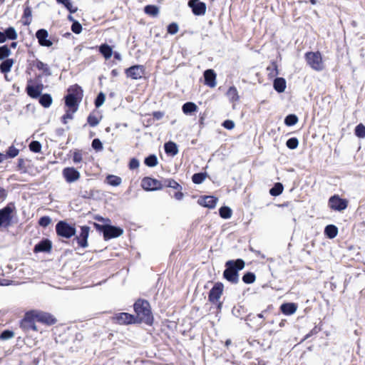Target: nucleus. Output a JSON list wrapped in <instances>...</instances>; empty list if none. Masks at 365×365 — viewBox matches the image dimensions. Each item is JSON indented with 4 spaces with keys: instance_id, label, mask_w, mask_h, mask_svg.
<instances>
[{
    "instance_id": "nucleus-1",
    "label": "nucleus",
    "mask_w": 365,
    "mask_h": 365,
    "mask_svg": "<svg viewBox=\"0 0 365 365\" xmlns=\"http://www.w3.org/2000/svg\"><path fill=\"white\" fill-rule=\"evenodd\" d=\"M134 310L136 314V316H135V322H144L147 324H152L153 317L148 302L146 300L138 299L134 304Z\"/></svg>"
},
{
    "instance_id": "nucleus-2",
    "label": "nucleus",
    "mask_w": 365,
    "mask_h": 365,
    "mask_svg": "<svg viewBox=\"0 0 365 365\" xmlns=\"http://www.w3.org/2000/svg\"><path fill=\"white\" fill-rule=\"evenodd\" d=\"M245 262L241 259L237 260H229L225 263V269L223 272V277L225 279L232 284H237L239 282L238 271L245 267Z\"/></svg>"
},
{
    "instance_id": "nucleus-3",
    "label": "nucleus",
    "mask_w": 365,
    "mask_h": 365,
    "mask_svg": "<svg viewBox=\"0 0 365 365\" xmlns=\"http://www.w3.org/2000/svg\"><path fill=\"white\" fill-rule=\"evenodd\" d=\"M308 65L314 70L320 71L324 68L322 57L319 52H308L305 55Z\"/></svg>"
},
{
    "instance_id": "nucleus-4",
    "label": "nucleus",
    "mask_w": 365,
    "mask_h": 365,
    "mask_svg": "<svg viewBox=\"0 0 365 365\" xmlns=\"http://www.w3.org/2000/svg\"><path fill=\"white\" fill-rule=\"evenodd\" d=\"M56 234L62 237L69 239L76 235V228L66 221H59L56 225Z\"/></svg>"
},
{
    "instance_id": "nucleus-5",
    "label": "nucleus",
    "mask_w": 365,
    "mask_h": 365,
    "mask_svg": "<svg viewBox=\"0 0 365 365\" xmlns=\"http://www.w3.org/2000/svg\"><path fill=\"white\" fill-rule=\"evenodd\" d=\"M31 316H34L36 321L40 323H43L47 325H52L56 322V319L53 315L49 313L44 312L39 310H31L30 311Z\"/></svg>"
},
{
    "instance_id": "nucleus-6",
    "label": "nucleus",
    "mask_w": 365,
    "mask_h": 365,
    "mask_svg": "<svg viewBox=\"0 0 365 365\" xmlns=\"http://www.w3.org/2000/svg\"><path fill=\"white\" fill-rule=\"evenodd\" d=\"M14 206L7 205L0 210V227H9L11 225L12 220V212L14 211Z\"/></svg>"
},
{
    "instance_id": "nucleus-7",
    "label": "nucleus",
    "mask_w": 365,
    "mask_h": 365,
    "mask_svg": "<svg viewBox=\"0 0 365 365\" xmlns=\"http://www.w3.org/2000/svg\"><path fill=\"white\" fill-rule=\"evenodd\" d=\"M141 186L147 191L161 190L163 187L160 181L149 177H145L142 180Z\"/></svg>"
},
{
    "instance_id": "nucleus-8",
    "label": "nucleus",
    "mask_w": 365,
    "mask_h": 365,
    "mask_svg": "<svg viewBox=\"0 0 365 365\" xmlns=\"http://www.w3.org/2000/svg\"><path fill=\"white\" fill-rule=\"evenodd\" d=\"M329 205L334 210L342 211L347 207L348 202L346 200L341 199L335 195L329 198Z\"/></svg>"
},
{
    "instance_id": "nucleus-9",
    "label": "nucleus",
    "mask_w": 365,
    "mask_h": 365,
    "mask_svg": "<svg viewBox=\"0 0 365 365\" xmlns=\"http://www.w3.org/2000/svg\"><path fill=\"white\" fill-rule=\"evenodd\" d=\"M224 289V285L221 282H217L214 284L209 292V301L213 304L218 302Z\"/></svg>"
},
{
    "instance_id": "nucleus-10",
    "label": "nucleus",
    "mask_w": 365,
    "mask_h": 365,
    "mask_svg": "<svg viewBox=\"0 0 365 365\" xmlns=\"http://www.w3.org/2000/svg\"><path fill=\"white\" fill-rule=\"evenodd\" d=\"M62 174L66 181L68 183L77 181L81 177L80 173L73 167L65 168L63 170Z\"/></svg>"
},
{
    "instance_id": "nucleus-11",
    "label": "nucleus",
    "mask_w": 365,
    "mask_h": 365,
    "mask_svg": "<svg viewBox=\"0 0 365 365\" xmlns=\"http://www.w3.org/2000/svg\"><path fill=\"white\" fill-rule=\"evenodd\" d=\"M144 66L141 65L133 66L125 70L126 76L134 80L141 78L144 75Z\"/></svg>"
},
{
    "instance_id": "nucleus-12",
    "label": "nucleus",
    "mask_w": 365,
    "mask_h": 365,
    "mask_svg": "<svg viewBox=\"0 0 365 365\" xmlns=\"http://www.w3.org/2000/svg\"><path fill=\"white\" fill-rule=\"evenodd\" d=\"M188 6L192 9V13L196 16L204 15L206 12V4L199 0H190Z\"/></svg>"
},
{
    "instance_id": "nucleus-13",
    "label": "nucleus",
    "mask_w": 365,
    "mask_h": 365,
    "mask_svg": "<svg viewBox=\"0 0 365 365\" xmlns=\"http://www.w3.org/2000/svg\"><path fill=\"white\" fill-rule=\"evenodd\" d=\"M90 227L88 226H82L81 232L77 235L74 240H76L78 245L83 248L88 247V237L89 235Z\"/></svg>"
},
{
    "instance_id": "nucleus-14",
    "label": "nucleus",
    "mask_w": 365,
    "mask_h": 365,
    "mask_svg": "<svg viewBox=\"0 0 365 365\" xmlns=\"http://www.w3.org/2000/svg\"><path fill=\"white\" fill-rule=\"evenodd\" d=\"M113 319L120 324H129L135 322V316L126 312L116 314Z\"/></svg>"
},
{
    "instance_id": "nucleus-15",
    "label": "nucleus",
    "mask_w": 365,
    "mask_h": 365,
    "mask_svg": "<svg viewBox=\"0 0 365 365\" xmlns=\"http://www.w3.org/2000/svg\"><path fill=\"white\" fill-rule=\"evenodd\" d=\"M123 230L120 227L108 225L103 237L106 240H108L111 238L118 237L123 235Z\"/></svg>"
},
{
    "instance_id": "nucleus-16",
    "label": "nucleus",
    "mask_w": 365,
    "mask_h": 365,
    "mask_svg": "<svg viewBox=\"0 0 365 365\" xmlns=\"http://www.w3.org/2000/svg\"><path fill=\"white\" fill-rule=\"evenodd\" d=\"M30 311L27 312L25 314L24 319L21 322V327L28 331L32 329L34 331H37V327L35 324L36 319H34V316H31Z\"/></svg>"
},
{
    "instance_id": "nucleus-17",
    "label": "nucleus",
    "mask_w": 365,
    "mask_h": 365,
    "mask_svg": "<svg viewBox=\"0 0 365 365\" xmlns=\"http://www.w3.org/2000/svg\"><path fill=\"white\" fill-rule=\"evenodd\" d=\"M36 36L41 46L46 47L52 46V41L48 39V33L46 29H41L38 30L36 33Z\"/></svg>"
},
{
    "instance_id": "nucleus-18",
    "label": "nucleus",
    "mask_w": 365,
    "mask_h": 365,
    "mask_svg": "<svg viewBox=\"0 0 365 365\" xmlns=\"http://www.w3.org/2000/svg\"><path fill=\"white\" fill-rule=\"evenodd\" d=\"M52 248V243L48 239H44L34 246V252H49Z\"/></svg>"
},
{
    "instance_id": "nucleus-19",
    "label": "nucleus",
    "mask_w": 365,
    "mask_h": 365,
    "mask_svg": "<svg viewBox=\"0 0 365 365\" xmlns=\"http://www.w3.org/2000/svg\"><path fill=\"white\" fill-rule=\"evenodd\" d=\"M205 83L210 88L216 86V73L212 69H207L204 72Z\"/></svg>"
},
{
    "instance_id": "nucleus-20",
    "label": "nucleus",
    "mask_w": 365,
    "mask_h": 365,
    "mask_svg": "<svg viewBox=\"0 0 365 365\" xmlns=\"http://www.w3.org/2000/svg\"><path fill=\"white\" fill-rule=\"evenodd\" d=\"M217 202V197L210 195L201 197L197 201L199 205L208 208H214L216 206Z\"/></svg>"
},
{
    "instance_id": "nucleus-21",
    "label": "nucleus",
    "mask_w": 365,
    "mask_h": 365,
    "mask_svg": "<svg viewBox=\"0 0 365 365\" xmlns=\"http://www.w3.org/2000/svg\"><path fill=\"white\" fill-rule=\"evenodd\" d=\"M43 84H38L36 86L31 85H27L26 86V92L27 94L32 98H37L40 97L42 90H43Z\"/></svg>"
},
{
    "instance_id": "nucleus-22",
    "label": "nucleus",
    "mask_w": 365,
    "mask_h": 365,
    "mask_svg": "<svg viewBox=\"0 0 365 365\" xmlns=\"http://www.w3.org/2000/svg\"><path fill=\"white\" fill-rule=\"evenodd\" d=\"M226 96L230 102L232 103V108H235V103L240 100L238 91L235 86H230L226 93Z\"/></svg>"
},
{
    "instance_id": "nucleus-23",
    "label": "nucleus",
    "mask_w": 365,
    "mask_h": 365,
    "mask_svg": "<svg viewBox=\"0 0 365 365\" xmlns=\"http://www.w3.org/2000/svg\"><path fill=\"white\" fill-rule=\"evenodd\" d=\"M81 101H79L72 96H65V104L72 113H76L78 108V105Z\"/></svg>"
},
{
    "instance_id": "nucleus-24",
    "label": "nucleus",
    "mask_w": 365,
    "mask_h": 365,
    "mask_svg": "<svg viewBox=\"0 0 365 365\" xmlns=\"http://www.w3.org/2000/svg\"><path fill=\"white\" fill-rule=\"evenodd\" d=\"M67 96H72L73 98L81 101L83 96V91L81 86L77 84L71 86L68 88Z\"/></svg>"
},
{
    "instance_id": "nucleus-25",
    "label": "nucleus",
    "mask_w": 365,
    "mask_h": 365,
    "mask_svg": "<svg viewBox=\"0 0 365 365\" xmlns=\"http://www.w3.org/2000/svg\"><path fill=\"white\" fill-rule=\"evenodd\" d=\"M297 306L294 303H284L280 307L282 312L285 315H291L295 313Z\"/></svg>"
},
{
    "instance_id": "nucleus-26",
    "label": "nucleus",
    "mask_w": 365,
    "mask_h": 365,
    "mask_svg": "<svg viewBox=\"0 0 365 365\" xmlns=\"http://www.w3.org/2000/svg\"><path fill=\"white\" fill-rule=\"evenodd\" d=\"M197 110L198 107L192 102H187L182 107V110L185 115H192L193 113L197 112Z\"/></svg>"
},
{
    "instance_id": "nucleus-27",
    "label": "nucleus",
    "mask_w": 365,
    "mask_h": 365,
    "mask_svg": "<svg viewBox=\"0 0 365 365\" xmlns=\"http://www.w3.org/2000/svg\"><path fill=\"white\" fill-rule=\"evenodd\" d=\"M165 151L167 154L175 156L178 153V148L175 143L169 141L164 145Z\"/></svg>"
},
{
    "instance_id": "nucleus-28",
    "label": "nucleus",
    "mask_w": 365,
    "mask_h": 365,
    "mask_svg": "<svg viewBox=\"0 0 365 365\" xmlns=\"http://www.w3.org/2000/svg\"><path fill=\"white\" fill-rule=\"evenodd\" d=\"M14 61L11 58H6L3 60V61L0 64V71L2 73H9L11 71V67L14 65Z\"/></svg>"
},
{
    "instance_id": "nucleus-29",
    "label": "nucleus",
    "mask_w": 365,
    "mask_h": 365,
    "mask_svg": "<svg viewBox=\"0 0 365 365\" xmlns=\"http://www.w3.org/2000/svg\"><path fill=\"white\" fill-rule=\"evenodd\" d=\"M274 88L279 93L284 92L286 88V81L283 78H277L274 81Z\"/></svg>"
},
{
    "instance_id": "nucleus-30",
    "label": "nucleus",
    "mask_w": 365,
    "mask_h": 365,
    "mask_svg": "<svg viewBox=\"0 0 365 365\" xmlns=\"http://www.w3.org/2000/svg\"><path fill=\"white\" fill-rule=\"evenodd\" d=\"M99 51L106 59H109L113 54L112 48L106 43L100 46Z\"/></svg>"
},
{
    "instance_id": "nucleus-31",
    "label": "nucleus",
    "mask_w": 365,
    "mask_h": 365,
    "mask_svg": "<svg viewBox=\"0 0 365 365\" xmlns=\"http://www.w3.org/2000/svg\"><path fill=\"white\" fill-rule=\"evenodd\" d=\"M53 99L50 94L45 93L39 97V103L44 108H48L52 104Z\"/></svg>"
},
{
    "instance_id": "nucleus-32",
    "label": "nucleus",
    "mask_w": 365,
    "mask_h": 365,
    "mask_svg": "<svg viewBox=\"0 0 365 365\" xmlns=\"http://www.w3.org/2000/svg\"><path fill=\"white\" fill-rule=\"evenodd\" d=\"M325 235L330 239L334 238L338 234V229L334 225H329L324 229Z\"/></svg>"
},
{
    "instance_id": "nucleus-33",
    "label": "nucleus",
    "mask_w": 365,
    "mask_h": 365,
    "mask_svg": "<svg viewBox=\"0 0 365 365\" xmlns=\"http://www.w3.org/2000/svg\"><path fill=\"white\" fill-rule=\"evenodd\" d=\"M284 187L282 183L277 182L269 190V194L272 196H278L283 192Z\"/></svg>"
},
{
    "instance_id": "nucleus-34",
    "label": "nucleus",
    "mask_w": 365,
    "mask_h": 365,
    "mask_svg": "<svg viewBox=\"0 0 365 365\" xmlns=\"http://www.w3.org/2000/svg\"><path fill=\"white\" fill-rule=\"evenodd\" d=\"M144 11L146 14L151 16H156L159 13V9L155 5H147L144 8Z\"/></svg>"
},
{
    "instance_id": "nucleus-35",
    "label": "nucleus",
    "mask_w": 365,
    "mask_h": 365,
    "mask_svg": "<svg viewBox=\"0 0 365 365\" xmlns=\"http://www.w3.org/2000/svg\"><path fill=\"white\" fill-rule=\"evenodd\" d=\"M31 9L29 6H25L24 10L23 18L24 19V24L29 25L31 22Z\"/></svg>"
},
{
    "instance_id": "nucleus-36",
    "label": "nucleus",
    "mask_w": 365,
    "mask_h": 365,
    "mask_svg": "<svg viewBox=\"0 0 365 365\" xmlns=\"http://www.w3.org/2000/svg\"><path fill=\"white\" fill-rule=\"evenodd\" d=\"M163 186L171 187L175 190H182V186L173 179H166L164 180Z\"/></svg>"
},
{
    "instance_id": "nucleus-37",
    "label": "nucleus",
    "mask_w": 365,
    "mask_h": 365,
    "mask_svg": "<svg viewBox=\"0 0 365 365\" xmlns=\"http://www.w3.org/2000/svg\"><path fill=\"white\" fill-rule=\"evenodd\" d=\"M36 67L38 70L42 71L46 76L51 75V70L46 63H44L40 61H37L36 63Z\"/></svg>"
},
{
    "instance_id": "nucleus-38",
    "label": "nucleus",
    "mask_w": 365,
    "mask_h": 365,
    "mask_svg": "<svg viewBox=\"0 0 365 365\" xmlns=\"http://www.w3.org/2000/svg\"><path fill=\"white\" fill-rule=\"evenodd\" d=\"M11 53V51L8 46L4 45L0 46V61L8 58Z\"/></svg>"
},
{
    "instance_id": "nucleus-39",
    "label": "nucleus",
    "mask_w": 365,
    "mask_h": 365,
    "mask_svg": "<svg viewBox=\"0 0 365 365\" xmlns=\"http://www.w3.org/2000/svg\"><path fill=\"white\" fill-rule=\"evenodd\" d=\"M220 215L222 218L229 219L232 216V210L227 206H224L219 210Z\"/></svg>"
},
{
    "instance_id": "nucleus-40",
    "label": "nucleus",
    "mask_w": 365,
    "mask_h": 365,
    "mask_svg": "<svg viewBox=\"0 0 365 365\" xmlns=\"http://www.w3.org/2000/svg\"><path fill=\"white\" fill-rule=\"evenodd\" d=\"M4 34L6 35V39L8 38L10 40H15L18 37V35H17V33H16L15 29L11 26L7 28L4 31Z\"/></svg>"
},
{
    "instance_id": "nucleus-41",
    "label": "nucleus",
    "mask_w": 365,
    "mask_h": 365,
    "mask_svg": "<svg viewBox=\"0 0 365 365\" xmlns=\"http://www.w3.org/2000/svg\"><path fill=\"white\" fill-rule=\"evenodd\" d=\"M107 182L112 186H118L121 183V178L120 177L110 175L106 178Z\"/></svg>"
},
{
    "instance_id": "nucleus-42",
    "label": "nucleus",
    "mask_w": 365,
    "mask_h": 365,
    "mask_svg": "<svg viewBox=\"0 0 365 365\" xmlns=\"http://www.w3.org/2000/svg\"><path fill=\"white\" fill-rule=\"evenodd\" d=\"M144 163L148 167H155L158 164V158L155 155H150L145 158Z\"/></svg>"
},
{
    "instance_id": "nucleus-43",
    "label": "nucleus",
    "mask_w": 365,
    "mask_h": 365,
    "mask_svg": "<svg viewBox=\"0 0 365 365\" xmlns=\"http://www.w3.org/2000/svg\"><path fill=\"white\" fill-rule=\"evenodd\" d=\"M298 122V118L294 114L288 115L284 119V123L287 126H292L295 125Z\"/></svg>"
},
{
    "instance_id": "nucleus-44",
    "label": "nucleus",
    "mask_w": 365,
    "mask_h": 365,
    "mask_svg": "<svg viewBox=\"0 0 365 365\" xmlns=\"http://www.w3.org/2000/svg\"><path fill=\"white\" fill-rule=\"evenodd\" d=\"M206 178V174L203 173H195L192 177V180L195 184L202 183Z\"/></svg>"
},
{
    "instance_id": "nucleus-45",
    "label": "nucleus",
    "mask_w": 365,
    "mask_h": 365,
    "mask_svg": "<svg viewBox=\"0 0 365 365\" xmlns=\"http://www.w3.org/2000/svg\"><path fill=\"white\" fill-rule=\"evenodd\" d=\"M56 1L63 4L71 13H75L77 11L76 8L73 7L71 0H56Z\"/></svg>"
},
{
    "instance_id": "nucleus-46",
    "label": "nucleus",
    "mask_w": 365,
    "mask_h": 365,
    "mask_svg": "<svg viewBox=\"0 0 365 365\" xmlns=\"http://www.w3.org/2000/svg\"><path fill=\"white\" fill-rule=\"evenodd\" d=\"M256 279L255 274L252 272H247L242 277V281L245 284H252Z\"/></svg>"
},
{
    "instance_id": "nucleus-47",
    "label": "nucleus",
    "mask_w": 365,
    "mask_h": 365,
    "mask_svg": "<svg viewBox=\"0 0 365 365\" xmlns=\"http://www.w3.org/2000/svg\"><path fill=\"white\" fill-rule=\"evenodd\" d=\"M355 135L360 138L365 137V126L362 123H359L356 126Z\"/></svg>"
},
{
    "instance_id": "nucleus-48",
    "label": "nucleus",
    "mask_w": 365,
    "mask_h": 365,
    "mask_svg": "<svg viewBox=\"0 0 365 365\" xmlns=\"http://www.w3.org/2000/svg\"><path fill=\"white\" fill-rule=\"evenodd\" d=\"M299 145V140L297 138H291L289 139H288L286 142V145L289 148V149H295L297 148Z\"/></svg>"
},
{
    "instance_id": "nucleus-49",
    "label": "nucleus",
    "mask_w": 365,
    "mask_h": 365,
    "mask_svg": "<svg viewBox=\"0 0 365 365\" xmlns=\"http://www.w3.org/2000/svg\"><path fill=\"white\" fill-rule=\"evenodd\" d=\"M19 150L16 148L14 146L11 145L9 148L7 152H6V154H5V155H6V158H15L16 156H17L19 155Z\"/></svg>"
},
{
    "instance_id": "nucleus-50",
    "label": "nucleus",
    "mask_w": 365,
    "mask_h": 365,
    "mask_svg": "<svg viewBox=\"0 0 365 365\" xmlns=\"http://www.w3.org/2000/svg\"><path fill=\"white\" fill-rule=\"evenodd\" d=\"M29 149L34 153H39L41 150V144L38 141L34 140L29 144Z\"/></svg>"
},
{
    "instance_id": "nucleus-51",
    "label": "nucleus",
    "mask_w": 365,
    "mask_h": 365,
    "mask_svg": "<svg viewBox=\"0 0 365 365\" xmlns=\"http://www.w3.org/2000/svg\"><path fill=\"white\" fill-rule=\"evenodd\" d=\"M106 96L105 94L102 92L98 93L96 100H95V106L96 108L101 107L105 102Z\"/></svg>"
},
{
    "instance_id": "nucleus-52",
    "label": "nucleus",
    "mask_w": 365,
    "mask_h": 365,
    "mask_svg": "<svg viewBox=\"0 0 365 365\" xmlns=\"http://www.w3.org/2000/svg\"><path fill=\"white\" fill-rule=\"evenodd\" d=\"M51 222V219L48 216H43L38 220V224L43 227H46Z\"/></svg>"
},
{
    "instance_id": "nucleus-53",
    "label": "nucleus",
    "mask_w": 365,
    "mask_h": 365,
    "mask_svg": "<svg viewBox=\"0 0 365 365\" xmlns=\"http://www.w3.org/2000/svg\"><path fill=\"white\" fill-rule=\"evenodd\" d=\"M14 336V333L10 330H4L0 334V339L1 340H8L9 339L13 338Z\"/></svg>"
},
{
    "instance_id": "nucleus-54",
    "label": "nucleus",
    "mask_w": 365,
    "mask_h": 365,
    "mask_svg": "<svg viewBox=\"0 0 365 365\" xmlns=\"http://www.w3.org/2000/svg\"><path fill=\"white\" fill-rule=\"evenodd\" d=\"M71 31L75 34H80L82 31L81 24L77 21H73V23L71 26Z\"/></svg>"
},
{
    "instance_id": "nucleus-55",
    "label": "nucleus",
    "mask_w": 365,
    "mask_h": 365,
    "mask_svg": "<svg viewBox=\"0 0 365 365\" xmlns=\"http://www.w3.org/2000/svg\"><path fill=\"white\" fill-rule=\"evenodd\" d=\"M87 121L91 127H95L99 123V120L98 119V118L91 114L88 115Z\"/></svg>"
},
{
    "instance_id": "nucleus-56",
    "label": "nucleus",
    "mask_w": 365,
    "mask_h": 365,
    "mask_svg": "<svg viewBox=\"0 0 365 365\" xmlns=\"http://www.w3.org/2000/svg\"><path fill=\"white\" fill-rule=\"evenodd\" d=\"M179 27L176 23H172L168 26V32L170 34H175L178 31Z\"/></svg>"
},
{
    "instance_id": "nucleus-57",
    "label": "nucleus",
    "mask_w": 365,
    "mask_h": 365,
    "mask_svg": "<svg viewBox=\"0 0 365 365\" xmlns=\"http://www.w3.org/2000/svg\"><path fill=\"white\" fill-rule=\"evenodd\" d=\"M92 147L96 150H101L103 149V144L98 138H96L92 142Z\"/></svg>"
},
{
    "instance_id": "nucleus-58",
    "label": "nucleus",
    "mask_w": 365,
    "mask_h": 365,
    "mask_svg": "<svg viewBox=\"0 0 365 365\" xmlns=\"http://www.w3.org/2000/svg\"><path fill=\"white\" fill-rule=\"evenodd\" d=\"M18 170H20L21 173H26V168L25 165V160L22 158H19L18 160V164H17Z\"/></svg>"
},
{
    "instance_id": "nucleus-59",
    "label": "nucleus",
    "mask_w": 365,
    "mask_h": 365,
    "mask_svg": "<svg viewBox=\"0 0 365 365\" xmlns=\"http://www.w3.org/2000/svg\"><path fill=\"white\" fill-rule=\"evenodd\" d=\"M139 165H140V163H139L138 160H137L136 158H132L130 160L129 168L130 170L137 169L139 167Z\"/></svg>"
},
{
    "instance_id": "nucleus-60",
    "label": "nucleus",
    "mask_w": 365,
    "mask_h": 365,
    "mask_svg": "<svg viewBox=\"0 0 365 365\" xmlns=\"http://www.w3.org/2000/svg\"><path fill=\"white\" fill-rule=\"evenodd\" d=\"M222 126L227 130H232L235 127V123L231 120H226L222 123Z\"/></svg>"
},
{
    "instance_id": "nucleus-61",
    "label": "nucleus",
    "mask_w": 365,
    "mask_h": 365,
    "mask_svg": "<svg viewBox=\"0 0 365 365\" xmlns=\"http://www.w3.org/2000/svg\"><path fill=\"white\" fill-rule=\"evenodd\" d=\"M266 311H264L262 312V313L260 314H258L257 316H254V315H252V314H249L247 317V319L246 320L247 321H249V322H252L253 320H255L256 318H258V319H263L264 317V313H265Z\"/></svg>"
},
{
    "instance_id": "nucleus-62",
    "label": "nucleus",
    "mask_w": 365,
    "mask_h": 365,
    "mask_svg": "<svg viewBox=\"0 0 365 365\" xmlns=\"http://www.w3.org/2000/svg\"><path fill=\"white\" fill-rule=\"evenodd\" d=\"M73 113H72L70 110H67L66 113L62 117L63 123L66 124L67 123V120L72 119Z\"/></svg>"
},
{
    "instance_id": "nucleus-63",
    "label": "nucleus",
    "mask_w": 365,
    "mask_h": 365,
    "mask_svg": "<svg viewBox=\"0 0 365 365\" xmlns=\"http://www.w3.org/2000/svg\"><path fill=\"white\" fill-rule=\"evenodd\" d=\"M73 160L75 163H78L82 160V155L80 152H75L73 156Z\"/></svg>"
},
{
    "instance_id": "nucleus-64",
    "label": "nucleus",
    "mask_w": 365,
    "mask_h": 365,
    "mask_svg": "<svg viewBox=\"0 0 365 365\" xmlns=\"http://www.w3.org/2000/svg\"><path fill=\"white\" fill-rule=\"evenodd\" d=\"M107 225H99V224L95 223V227H96V230L98 231L103 232V234L107 228Z\"/></svg>"
}]
</instances>
